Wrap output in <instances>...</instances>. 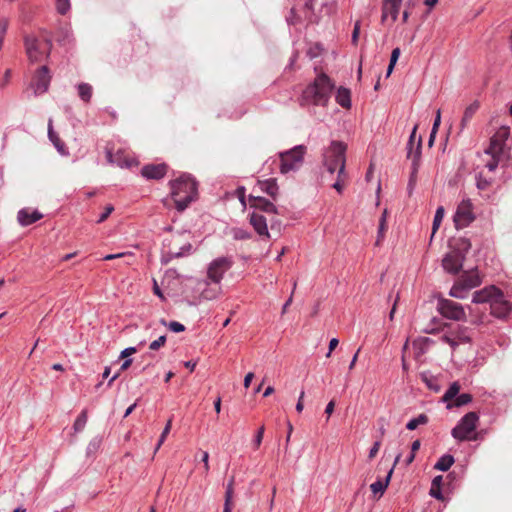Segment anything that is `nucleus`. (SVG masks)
<instances>
[{"mask_svg":"<svg viewBox=\"0 0 512 512\" xmlns=\"http://www.w3.org/2000/svg\"><path fill=\"white\" fill-rule=\"evenodd\" d=\"M232 236L235 240H247L252 237V234L243 228H233L232 229Z\"/></svg>","mask_w":512,"mask_h":512,"instance_id":"42","label":"nucleus"},{"mask_svg":"<svg viewBox=\"0 0 512 512\" xmlns=\"http://www.w3.org/2000/svg\"><path fill=\"white\" fill-rule=\"evenodd\" d=\"M380 446H381L380 440L374 442L373 446L369 450V455H368L369 459H373L377 455V453L380 449Z\"/></svg>","mask_w":512,"mask_h":512,"instance_id":"56","label":"nucleus"},{"mask_svg":"<svg viewBox=\"0 0 512 512\" xmlns=\"http://www.w3.org/2000/svg\"><path fill=\"white\" fill-rule=\"evenodd\" d=\"M168 328L174 333H180L185 331V326L177 321H171L168 323Z\"/></svg>","mask_w":512,"mask_h":512,"instance_id":"53","label":"nucleus"},{"mask_svg":"<svg viewBox=\"0 0 512 512\" xmlns=\"http://www.w3.org/2000/svg\"><path fill=\"white\" fill-rule=\"evenodd\" d=\"M233 259L229 256H222L214 259L207 268V278L214 284L219 285L224 274L233 266Z\"/></svg>","mask_w":512,"mask_h":512,"instance_id":"6","label":"nucleus"},{"mask_svg":"<svg viewBox=\"0 0 512 512\" xmlns=\"http://www.w3.org/2000/svg\"><path fill=\"white\" fill-rule=\"evenodd\" d=\"M174 251L173 250H169L167 251L161 258V262L162 264L166 265L168 264L171 260L177 258L176 256H172L174 255Z\"/></svg>","mask_w":512,"mask_h":512,"instance_id":"58","label":"nucleus"},{"mask_svg":"<svg viewBox=\"0 0 512 512\" xmlns=\"http://www.w3.org/2000/svg\"><path fill=\"white\" fill-rule=\"evenodd\" d=\"M264 432H265V427H264V425H261L259 427V429L257 430L256 435L253 440V444L256 449L259 448V446L262 443Z\"/></svg>","mask_w":512,"mask_h":512,"instance_id":"49","label":"nucleus"},{"mask_svg":"<svg viewBox=\"0 0 512 512\" xmlns=\"http://www.w3.org/2000/svg\"><path fill=\"white\" fill-rule=\"evenodd\" d=\"M479 109V102L474 101L471 103L464 111L463 117L461 119V130H463L467 124L470 122V120L473 118L477 110Z\"/></svg>","mask_w":512,"mask_h":512,"instance_id":"29","label":"nucleus"},{"mask_svg":"<svg viewBox=\"0 0 512 512\" xmlns=\"http://www.w3.org/2000/svg\"><path fill=\"white\" fill-rule=\"evenodd\" d=\"M335 100L342 108L350 109L352 105L350 89L340 86L336 91Z\"/></svg>","mask_w":512,"mask_h":512,"instance_id":"26","label":"nucleus"},{"mask_svg":"<svg viewBox=\"0 0 512 512\" xmlns=\"http://www.w3.org/2000/svg\"><path fill=\"white\" fill-rule=\"evenodd\" d=\"M233 482L231 479L226 486L223 512H232Z\"/></svg>","mask_w":512,"mask_h":512,"instance_id":"33","label":"nucleus"},{"mask_svg":"<svg viewBox=\"0 0 512 512\" xmlns=\"http://www.w3.org/2000/svg\"><path fill=\"white\" fill-rule=\"evenodd\" d=\"M249 205L250 208H253L255 211H261L268 214H278V210L274 203L264 197L261 196H249Z\"/></svg>","mask_w":512,"mask_h":512,"instance_id":"16","label":"nucleus"},{"mask_svg":"<svg viewBox=\"0 0 512 512\" xmlns=\"http://www.w3.org/2000/svg\"><path fill=\"white\" fill-rule=\"evenodd\" d=\"M468 291L469 289L458 280L450 289L449 295L454 298L464 299Z\"/></svg>","mask_w":512,"mask_h":512,"instance_id":"32","label":"nucleus"},{"mask_svg":"<svg viewBox=\"0 0 512 512\" xmlns=\"http://www.w3.org/2000/svg\"><path fill=\"white\" fill-rule=\"evenodd\" d=\"M48 137L60 154H68L65 143L59 138L58 134L53 130L51 120L49 121Z\"/></svg>","mask_w":512,"mask_h":512,"instance_id":"28","label":"nucleus"},{"mask_svg":"<svg viewBox=\"0 0 512 512\" xmlns=\"http://www.w3.org/2000/svg\"><path fill=\"white\" fill-rule=\"evenodd\" d=\"M401 54V51H400V48L396 47L392 50L391 52V56H390V61L391 63L395 64L397 63L398 59H399V56Z\"/></svg>","mask_w":512,"mask_h":512,"instance_id":"62","label":"nucleus"},{"mask_svg":"<svg viewBox=\"0 0 512 512\" xmlns=\"http://www.w3.org/2000/svg\"><path fill=\"white\" fill-rule=\"evenodd\" d=\"M386 230H387V210L385 209L380 217V220H379L378 237H377L376 244H379L380 241L384 238Z\"/></svg>","mask_w":512,"mask_h":512,"instance_id":"39","label":"nucleus"},{"mask_svg":"<svg viewBox=\"0 0 512 512\" xmlns=\"http://www.w3.org/2000/svg\"><path fill=\"white\" fill-rule=\"evenodd\" d=\"M87 420H88V413H87V410L84 409L78 415V417L76 418V420L73 424L74 432L75 433L81 432L85 428Z\"/></svg>","mask_w":512,"mask_h":512,"instance_id":"35","label":"nucleus"},{"mask_svg":"<svg viewBox=\"0 0 512 512\" xmlns=\"http://www.w3.org/2000/svg\"><path fill=\"white\" fill-rule=\"evenodd\" d=\"M465 259L462 254L450 250L442 259V267L449 274L456 275L462 270Z\"/></svg>","mask_w":512,"mask_h":512,"instance_id":"12","label":"nucleus"},{"mask_svg":"<svg viewBox=\"0 0 512 512\" xmlns=\"http://www.w3.org/2000/svg\"><path fill=\"white\" fill-rule=\"evenodd\" d=\"M107 160L121 168H130L135 164L134 159L127 158L119 152L116 155H113L111 151H107Z\"/></svg>","mask_w":512,"mask_h":512,"instance_id":"27","label":"nucleus"},{"mask_svg":"<svg viewBox=\"0 0 512 512\" xmlns=\"http://www.w3.org/2000/svg\"><path fill=\"white\" fill-rule=\"evenodd\" d=\"M417 129H418V125L416 124L413 129H412V132L409 136V139H408V142H407V145L406 147H411V146H414L416 145L415 144V141L418 139L416 138V132H417Z\"/></svg>","mask_w":512,"mask_h":512,"instance_id":"57","label":"nucleus"},{"mask_svg":"<svg viewBox=\"0 0 512 512\" xmlns=\"http://www.w3.org/2000/svg\"><path fill=\"white\" fill-rule=\"evenodd\" d=\"M459 391H460V384L457 381L453 382L449 386L447 391L444 393V395L442 397L443 402H448L452 399H455L458 396Z\"/></svg>","mask_w":512,"mask_h":512,"instance_id":"36","label":"nucleus"},{"mask_svg":"<svg viewBox=\"0 0 512 512\" xmlns=\"http://www.w3.org/2000/svg\"><path fill=\"white\" fill-rule=\"evenodd\" d=\"M394 467H392L386 477L384 479H378L374 483L370 485V489L373 492L374 495L379 494V497H381L384 492L386 491L387 487L389 486L392 474H393Z\"/></svg>","mask_w":512,"mask_h":512,"instance_id":"24","label":"nucleus"},{"mask_svg":"<svg viewBox=\"0 0 512 512\" xmlns=\"http://www.w3.org/2000/svg\"><path fill=\"white\" fill-rule=\"evenodd\" d=\"M216 294L217 292L214 291V290H208V289H205L203 292H202V297L204 299H207V300H212L216 297Z\"/></svg>","mask_w":512,"mask_h":512,"instance_id":"64","label":"nucleus"},{"mask_svg":"<svg viewBox=\"0 0 512 512\" xmlns=\"http://www.w3.org/2000/svg\"><path fill=\"white\" fill-rule=\"evenodd\" d=\"M429 421V418L426 414H420L417 417L409 420L406 424V428L408 430H415L419 425H425Z\"/></svg>","mask_w":512,"mask_h":512,"instance_id":"38","label":"nucleus"},{"mask_svg":"<svg viewBox=\"0 0 512 512\" xmlns=\"http://www.w3.org/2000/svg\"><path fill=\"white\" fill-rule=\"evenodd\" d=\"M174 255L173 256H176L178 258H181V257H186V256H189L191 255L193 252H194V248L192 246L191 243L187 242L185 244H183L178 251H174Z\"/></svg>","mask_w":512,"mask_h":512,"instance_id":"43","label":"nucleus"},{"mask_svg":"<svg viewBox=\"0 0 512 512\" xmlns=\"http://www.w3.org/2000/svg\"><path fill=\"white\" fill-rule=\"evenodd\" d=\"M498 287L495 285L486 286L481 290L475 291L472 296V302L475 304L488 303L491 305L492 300L496 296Z\"/></svg>","mask_w":512,"mask_h":512,"instance_id":"17","label":"nucleus"},{"mask_svg":"<svg viewBox=\"0 0 512 512\" xmlns=\"http://www.w3.org/2000/svg\"><path fill=\"white\" fill-rule=\"evenodd\" d=\"M475 219V216L472 212V204L469 199L463 200L460 205L458 206L453 221L455 224V227L457 229H462L467 227L471 222H473Z\"/></svg>","mask_w":512,"mask_h":512,"instance_id":"9","label":"nucleus"},{"mask_svg":"<svg viewBox=\"0 0 512 512\" xmlns=\"http://www.w3.org/2000/svg\"><path fill=\"white\" fill-rule=\"evenodd\" d=\"M335 88L334 80L321 72L303 89L298 103L303 108L310 106L326 108Z\"/></svg>","mask_w":512,"mask_h":512,"instance_id":"1","label":"nucleus"},{"mask_svg":"<svg viewBox=\"0 0 512 512\" xmlns=\"http://www.w3.org/2000/svg\"><path fill=\"white\" fill-rule=\"evenodd\" d=\"M78 96L86 103L90 102L92 98L93 88L88 83H80L77 85Z\"/></svg>","mask_w":512,"mask_h":512,"instance_id":"31","label":"nucleus"},{"mask_svg":"<svg viewBox=\"0 0 512 512\" xmlns=\"http://www.w3.org/2000/svg\"><path fill=\"white\" fill-rule=\"evenodd\" d=\"M422 381L426 384V386L434 391L438 392L440 391V385L437 383V379L434 378L432 375H428L427 373H422L421 375Z\"/></svg>","mask_w":512,"mask_h":512,"instance_id":"40","label":"nucleus"},{"mask_svg":"<svg viewBox=\"0 0 512 512\" xmlns=\"http://www.w3.org/2000/svg\"><path fill=\"white\" fill-rule=\"evenodd\" d=\"M444 213H445V211L442 206L437 208L435 215H434V219H433V233L439 228V226L443 220Z\"/></svg>","mask_w":512,"mask_h":512,"instance_id":"46","label":"nucleus"},{"mask_svg":"<svg viewBox=\"0 0 512 512\" xmlns=\"http://www.w3.org/2000/svg\"><path fill=\"white\" fill-rule=\"evenodd\" d=\"M500 156H501V155H491L492 159H491L490 161H488V162L486 163V165H485V166H486V168H487L489 171L493 172V171H495V170L497 169V167H498V165H499V157H500Z\"/></svg>","mask_w":512,"mask_h":512,"instance_id":"51","label":"nucleus"},{"mask_svg":"<svg viewBox=\"0 0 512 512\" xmlns=\"http://www.w3.org/2000/svg\"><path fill=\"white\" fill-rule=\"evenodd\" d=\"M101 444H102V437H100V436L93 437L90 440V442L88 443L87 448H86L87 456L95 455L98 452V450L100 449Z\"/></svg>","mask_w":512,"mask_h":512,"instance_id":"37","label":"nucleus"},{"mask_svg":"<svg viewBox=\"0 0 512 512\" xmlns=\"http://www.w3.org/2000/svg\"><path fill=\"white\" fill-rule=\"evenodd\" d=\"M419 168H420L419 165H416V164L411 165V172H410V177H409V181H408V185H407L409 194L412 193V191L414 190V187L416 185L417 174H418Z\"/></svg>","mask_w":512,"mask_h":512,"instance_id":"41","label":"nucleus"},{"mask_svg":"<svg viewBox=\"0 0 512 512\" xmlns=\"http://www.w3.org/2000/svg\"><path fill=\"white\" fill-rule=\"evenodd\" d=\"M171 427H172V419H169L158 439V442H157V445L155 447V452L159 450V448L161 447V445L164 443L167 435L169 434L170 430H171Z\"/></svg>","mask_w":512,"mask_h":512,"instance_id":"44","label":"nucleus"},{"mask_svg":"<svg viewBox=\"0 0 512 512\" xmlns=\"http://www.w3.org/2000/svg\"><path fill=\"white\" fill-rule=\"evenodd\" d=\"M472 401V395L469 394V393H462V394H459L454 402L451 404V403H448L447 404V409H451L452 407H462L464 405H467L469 404L470 402Z\"/></svg>","mask_w":512,"mask_h":512,"instance_id":"34","label":"nucleus"},{"mask_svg":"<svg viewBox=\"0 0 512 512\" xmlns=\"http://www.w3.org/2000/svg\"><path fill=\"white\" fill-rule=\"evenodd\" d=\"M258 185L262 192L269 195L273 200H276L278 190H279L276 179L269 178V179H266L263 181H259Z\"/></svg>","mask_w":512,"mask_h":512,"instance_id":"25","label":"nucleus"},{"mask_svg":"<svg viewBox=\"0 0 512 512\" xmlns=\"http://www.w3.org/2000/svg\"><path fill=\"white\" fill-rule=\"evenodd\" d=\"M165 342H166V335H162L158 339L152 341L149 345V348L151 350H158L159 348L164 346Z\"/></svg>","mask_w":512,"mask_h":512,"instance_id":"52","label":"nucleus"},{"mask_svg":"<svg viewBox=\"0 0 512 512\" xmlns=\"http://www.w3.org/2000/svg\"><path fill=\"white\" fill-rule=\"evenodd\" d=\"M24 45L27 56L32 63L42 61L46 50L41 47L39 39L34 35H26L24 37Z\"/></svg>","mask_w":512,"mask_h":512,"instance_id":"11","label":"nucleus"},{"mask_svg":"<svg viewBox=\"0 0 512 512\" xmlns=\"http://www.w3.org/2000/svg\"><path fill=\"white\" fill-rule=\"evenodd\" d=\"M402 0H384L382 5L381 20L384 22L388 16H391L392 21H396Z\"/></svg>","mask_w":512,"mask_h":512,"instance_id":"20","label":"nucleus"},{"mask_svg":"<svg viewBox=\"0 0 512 512\" xmlns=\"http://www.w3.org/2000/svg\"><path fill=\"white\" fill-rule=\"evenodd\" d=\"M452 337L459 340L463 344H471L474 335V329L461 324L449 325L447 330Z\"/></svg>","mask_w":512,"mask_h":512,"instance_id":"14","label":"nucleus"},{"mask_svg":"<svg viewBox=\"0 0 512 512\" xmlns=\"http://www.w3.org/2000/svg\"><path fill=\"white\" fill-rule=\"evenodd\" d=\"M491 182L484 178L481 174L476 176V186L479 190H485L489 187Z\"/></svg>","mask_w":512,"mask_h":512,"instance_id":"50","label":"nucleus"},{"mask_svg":"<svg viewBox=\"0 0 512 512\" xmlns=\"http://www.w3.org/2000/svg\"><path fill=\"white\" fill-rule=\"evenodd\" d=\"M51 81L49 68L46 65L37 69L33 76L32 85L36 94H43L47 92Z\"/></svg>","mask_w":512,"mask_h":512,"instance_id":"13","label":"nucleus"},{"mask_svg":"<svg viewBox=\"0 0 512 512\" xmlns=\"http://www.w3.org/2000/svg\"><path fill=\"white\" fill-rule=\"evenodd\" d=\"M289 25H295L300 22V17L297 15L294 7L290 9L289 16L286 18Z\"/></svg>","mask_w":512,"mask_h":512,"instance_id":"54","label":"nucleus"},{"mask_svg":"<svg viewBox=\"0 0 512 512\" xmlns=\"http://www.w3.org/2000/svg\"><path fill=\"white\" fill-rule=\"evenodd\" d=\"M454 457L451 454L442 455L434 465V469L446 472L454 464Z\"/></svg>","mask_w":512,"mask_h":512,"instance_id":"30","label":"nucleus"},{"mask_svg":"<svg viewBox=\"0 0 512 512\" xmlns=\"http://www.w3.org/2000/svg\"><path fill=\"white\" fill-rule=\"evenodd\" d=\"M114 211V206L109 204L105 207L104 211L99 215L96 223L100 224L107 220L110 214Z\"/></svg>","mask_w":512,"mask_h":512,"instance_id":"48","label":"nucleus"},{"mask_svg":"<svg viewBox=\"0 0 512 512\" xmlns=\"http://www.w3.org/2000/svg\"><path fill=\"white\" fill-rule=\"evenodd\" d=\"M249 221L259 236L270 238L267 227V219L262 214L258 213L257 211H253L249 215Z\"/></svg>","mask_w":512,"mask_h":512,"instance_id":"18","label":"nucleus"},{"mask_svg":"<svg viewBox=\"0 0 512 512\" xmlns=\"http://www.w3.org/2000/svg\"><path fill=\"white\" fill-rule=\"evenodd\" d=\"M346 149L347 146L341 141H331L322 154V164L325 170L333 175L337 171V180L332 184V187L338 192L342 193L344 183L347 179L345 171L346 164Z\"/></svg>","mask_w":512,"mask_h":512,"instance_id":"2","label":"nucleus"},{"mask_svg":"<svg viewBox=\"0 0 512 512\" xmlns=\"http://www.w3.org/2000/svg\"><path fill=\"white\" fill-rule=\"evenodd\" d=\"M43 214L38 210H32L23 208L18 211L17 220L21 226H29L38 220L42 219Z\"/></svg>","mask_w":512,"mask_h":512,"instance_id":"19","label":"nucleus"},{"mask_svg":"<svg viewBox=\"0 0 512 512\" xmlns=\"http://www.w3.org/2000/svg\"><path fill=\"white\" fill-rule=\"evenodd\" d=\"M459 281L463 283L469 290L481 284V278L476 270L464 272Z\"/></svg>","mask_w":512,"mask_h":512,"instance_id":"22","label":"nucleus"},{"mask_svg":"<svg viewBox=\"0 0 512 512\" xmlns=\"http://www.w3.org/2000/svg\"><path fill=\"white\" fill-rule=\"evenodd\" d=\"M509 136L510 128L508 126H501L491 137L490 144L485 149V153L488 155H502Z\"/></svg>","mask_w":512,"mask_h":512,"instance_id":"8","label":"nucleus"},{"mask_svg":"<svg viewBox=\"0 0 512 512\" xmlns=\"http://www.w3.org/2000/svg\"><path fill=\"white\" fill-rule=\"evenodd\" d=\"M449 247L452 251L458 252V254H462L466 258L467 253L471 249V242L465 237L453 238L449 242Z\"/></svg>","mask_w":512,"mask_h":512,"instance_id":"21","label":"nucleus"},{"mask_svg":"<svg viewBox=\"0 0 512 512\" xmlns=\"http://www.w3.org/2000/svg\"><path fill=\"white\" fill-rule=\"evenodd\" d=\"M441 340L444 343L448 344L453 351H455L458 348V346L462 344L459 340L455 339L447 332H445L442 335Z\"/></svg>","mask_w":512,"mask_h":512,"instance_id":"45","label":"nucleus"},{"mask_svg":"<svg viewBox=\"0 0 512 512\" xmlns=\"http://www.w3.org/2000/svg\"><path fill=\"white\" fill-rule=\"evenodd\" d=\"M360 33V23L356 22L352 32V43L356 44Z\"/></svg>","mask_w":512,"mask_h":512,"instance_id":"63","label":"nucleus"},{"mask_svg":"<svg viewBox=\"0 0 512 512\" xmlns=\"http://www.w3.org/2000/svg\"><path fill=\"white\" fill-rule=\"evenodd\" d=\"M136 352H137V348L136 347L125 348L123 351H121L120 358H129L130 355H132V354H134Z\"/></svg>","mask_w":512,"mask_h":512,"instance_id":"61","label":"nucleus"},{"mask_svg":"<svg viewBox=\"0 0 512 512\" xmlns=\"http://www.w3.org/2000/svg\"><path fill=\"white\" fill-rule=\"evenodd\" d=\"M407 150V158L411 159V165H421V155H422V137L419 136L416 145L411 147H406Z\"/></svg>","mask_w":512,"mask_h":512,"instance_id":"23","label":"nucleus"},{"mask_svg":"<svg viewBox=\"0 0 512 512\" xmlns=\"http://www.w3.org/2000/svg\"><path fill=\"white\" fill-rule=\"evenodd\" d=\"M429 494H430V496H432L435 499L443 500V494H442L441 488L431 487Z\"/></svg>","mask_w":512,"mask_h":512,"instance_id":"59","label":"nucleus"},{"mask_svg":"<svg viewBox=\"0 0 512 512\" xmlns=\"http://www.w3.org/2000/svg\"><path fill=\"white\" fill-rule=\"evenodd\" d=\"M8 26H9V21L7 18L0 19V40L4 41V37L7 32Z\"/></svg>","mask_w":512,"mask_h":512,"instance_id":"55","label":"nucleus"},{"mask_svg":"<svg viewBox=\"0 0 512 512\" xmlns=\"http://www.w3.org/2000/svg\"><path fill=\"white\" fill-rule=\"evenodd\" d=\"M307 152L305 145H296L293 148L280 152V173L288 174L298 171L304 163V156Z\"/></svg>","mask_w":512,"mask_h":512,"instance_id":"4","label":"nucleus"},{"mask_svg":"<svg viewBox=\"0 0 512 512\" xmlns=\"http://www.w3.org/2000/svg\"><path fill=\"white\" fill-rule=\"evenodd\" d=\"M169 186L171 198L178 212H183L197 198L198 184L190 174L183 173L178 178L169 181Z\"/></svg>","mask_w":512,"mask_h":512,"instance_id":"3","label":"nucleus"},{"mask_svg":"<svg viewBox=\"0 0 512 512\" xmlns=\"http://www.w3.org/2000/svg\"><path fill=\"white\" fill-rule=\"evenodd\" d=\"M166 163L147 164L141 169V175L147 180H160L165 177L168 172Z\"/></svg>","mask_w":512,"mask_h":512,"instance_id":"15","label":"nucleus"},{"mask_svg":"<svg viewBox=\"0 0 512 512\" xmlns=\"http://www.w3.org/2000/svg\"><path fill=\"white\" fill-rule=\"evenodd\" d=\"M57 12L65 15L71 8L70 0H55Z\"/></svg>","mask_w":512,"mask_h":512,"instance_id":"47","label":"nucleus"},{"mask_svg":"<svg viewBox=\"0 0 512 512\" xmlns=\"http://www.w3.org/2000/svg\"><path fill=\"white\" fill-rule=\"evenodd\" d=\"M437 310L443 317L447 319L455 321L466 320V313L463 306L453 300L439 298L437 303Z\"/></svg>","mask_w":512,"mask_h":512,"instance_id":"7","label":"nucleus"},{"mask_svg":"<svg viewBox=\"0 0 512 512\" xmlns=\"http://www.w3.org/2000/svg\"><path fill=\"white\" fill-rule=\"evenodd\" d=\"M44 43H45V46H46L45 47V50H46L45 58L48 59L50 57L52 46H53L51 38H49V37L44 38Z\"/></svg>","mask_w":512,"mask_h":512,"instance_id":"60","label":"nucleus"},{"mask_svg":"<svg viewBox=\"0 0 512 512\" xmlns=\"http://www.w3.org/2000/svg\"><path fill=\"white\" fill-rule=\"evenodd\" d=\"M478 421L479 415L476 412H468L452 429V437L460 442L472 440L470 434L476 429ZM473 440H475V438H473Z\"/></svg>","mask_w":512,"mask_h":512,"instance_id":"5","label":"nucleus"},{"mask_svg":"<svg viewBox=\"0 0 512 512\" xmlns=\"http://www.w3.org/2000/svg\"><path fill=\"white\" fill-rule=\"evenodd\" d=\"M491 314L499 319H504L512 312V302L507 300L502 290L498 288L496 296L490 305Z\"/></svg>","mask_w":512,"mask_h":512,"instance_id":"10","label":"nucleus"}]
</instances>
